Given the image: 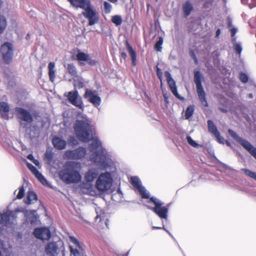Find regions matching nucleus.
I'll return each instance as SVG.
<instances>
[{"label":"nucleus","instance_id":"44","mask_svg":"<svg viewBox=\"0 0 256 256\" xmlns=\"http://www.w3.org/2000/svg\"><path fill=\"white\" fill-rule=\"evenodd\" d=\"M214 136L216 138L218 141L220 143L224 144V138L222 137L220 134V132L218 133V135H214Z\"/></svg>","mask_w":256,"mask_h":256},{"label":"nucleus","instance_id":"15","mask_svg":"<svg viewBox=\"0 0 256 256\" xmlns=\"http://www.w3.org/2000/svg\"><path fill=\"white\" fill-rule=\"evenodd\" d=\"M34 234L36 238L42 240L50 239L51 236L50 230L46 228H36L34 230Z\"/></svg>","mask_w":256,"mask_h":256},{"label":"nucleus","instance_id":"34","mask_svg":"<svg viewBox=\"0 0 256 256\" xmlns=\"http://www.w3.org/2000/svg\"><path fill=\"white\" fill-rule=\"evenodd\" d=\"M163 44V38L162 37L159 38L158 40L154 45V48L158 52H161L162 50V44Z\"/></svg>","mask_w":256,"mask_h":256},{"label":"nucleus","instance_id":"13","mask_svg":"<svg viewBox=\"0 0 256 256\" xmlns=\"http://www.w3.org/2000/svg\"><path fill=\"white\" fill-rule=\"evenodd\" d=\"M15 112L19 119L29 124L33 121L32 116L28 110L21 108H16Z\"/></svg>","mask_w":256,"mask_h":256},{"label":"nucleus","instance_id":"51","mask_svg":"<svg viewBox=\"0 0 256 256\" xmlns=\"http://www.w3.org/2000/svg\"><path fill=\"white\" fill-rule=\"evenodd\" d=\"M122 56L124 58H125L126 56V54L125 52H122Z\"/></svg>","mask_w":256,"mask_h":256},{"label":"nucleus","instance_id":"52","mask_svg":"<svg viewBox=\"0 0 256 256\" xmlns=\"http://www.w3.org/2000/svg\"><path fill=\"white\" fill-rule=\"evenodd\" d=\"M193 54V58H194V61H195V63H196V64H197V62H198V60H197V59H196V56H194V54Z\"/></svg>","mask_w":256,"mask_h":256},{"label":"nucleus","instance_id":"55","mask_svg":"<svg viewBox=\"0 0 256 256\" xmlns=\"http://www.w3.org/2000/svg\"><path fill=\"white\" fill-rule=\"evenodd\" d=\"M161 228H162L161 227H156V226L152 227L153 229H160Z\"/></svg>","mask_w":256,"mask_h":256},{"label":"nucleus","instance_id":"5","mask_svg":"<svg viewBox=\"0 0 256 256\" xmlns=\"http://www.w3.org/2000/svg\"><path fill=\"white\" fill-rule=\"evenodd\" d=\"M228 132L230 136L236 142H239L245 149H246L252 156L256 159V148H254L248 140L240 137L236 132L232 130H228Z\"/></svg>","mask_w":256,"mask_h":256},{"label":"nucleus","instance_id":"54","mask_svg":"<svg viewBox=\"0 0 256 256\" xmlns=\"http://www.w3.org/2000/svg\"><path fill=\"white\" fill-rule=\"evenodd\" d=\"M108 0L113 3L116 2L118 1V0Z\"/></svg>","mask_w":256,"mask_h":256},{"label":"nucleus","instance_id":"38","mask_svg":"<svg viewBox=\"0 0 256 256\" xmlns=\"http://www.w3.org/2000/svg\"><path fill=\"white\" fill-rule=\"evenodd\" d=\"M25 190L23 186H22L19 190L18 194H17V198L18 199L22 198L24 195Z\"/></svg>","mask_w":256,"mask_h":256},{"label":"nucleus","instance_id":"43","mask_svg":"<svg viewBox=\"0 0 256 256\" xmlns=\"http://www.w3.org/2000/svg\"><path fill=\"white\" fill-rule=\"evenodd\" d=\"M68 142L72 145H76L77 144V141L74 136H70L68 139Z\"/></svg>","mask_w":256,"mask_h":256},{"label":"nucleus","instance_id":"57","mask_svg":"<svg viewBox=\"0 0 256 256\" xmlns=\"http://www.w3.org/2000/svg\"><path fill=\"white\" fill-rule=\"evenodd\" d=\"M26 38V39H28L30 38V35L28 34H27Z\"/></svg>","mask_w":256,"mask_h":256},{"label":"nucleus","instance_id":"42","mask_svg":"<svg viewBox=\"0 0 256 256\" xmlns=\"http://www.w3.org/2000/svg\"><path fill=\"white\" fill-rule=\"evenodd\" d=\"M234 49L238 54H240L242 52V48L241 46L238 43H235L234 44Z\"/></svg>","mask_w":256,"mask_h":256},{"label":"nucleus","instance_id":"56","mask_svg":"<svg viewBox=\"0 0 256 256\" xmlns=\"http://www.w3.org/2000/svg\"><path fill=\"white\" fill-rule=\"evenodd\" d=\"M249 97H250V98H252V94H249Z\"/></svg>","mask_w":256,"mask_h":256},{"label":"nucleus","instance_id":"19","mask_svg":"<svg viewBox=\"0 0 256 256\" xmlns=\"http://www.w3.org/2000/svg\"><path fill=\"white\" fill-rule=\"evenodd\" d=\"M76 59L81 64L83 62H87L89 64L93 66L96 64V62L92 60L90 55L84 52H79L76 55Z\"/></svg>","mask_w":256,"mask_h":256},{"label":"nucleus","instance_id":"10","mask_svg":"<svg viewBox=\"0 0 256 256\" xmlns=\"http://www.w3.org/2000/svg\"><path fill=\"white\" fill-rule=\"evenodd\" d=\"M70 239L74 244L70 246L71 256H86L85 252L78 240L74 237H70Z\"/></svg>","mask_w":256,"mask_h":256},{"label":"nucleus","instance_id":"45","mask_svg":"<svg viewBox=\"0 0 256 256\" xmlns=\"http://www.w3.org/2000/svg\"><path fill=\"white\" fill-rule=\"evenodd\" d=\"M45 156L46 158L49 161L51 160L52 158V154L51 152L47 151L45 154Z\"/></svg>","mask_w":256,"mask_h":256},{"label":"nucleus","instance_id":"14","mask_svg":"<svg viewBox=\"0 0 256 256\" xmlns=\"http://www.w3.org/2000/svg\"><path fill=\"white\" fill-rule=\"evenodd\" d=\"M84 97L87 98L89 102L96 106H100V104L101 99L100 97L98 96V93L96 90L86 89L84 94Z\"/></svg>","mask_w":256,"mask_h":256},{"label":"nucleus","instance_id":"12","mask_svg":"<svg viewBox=\"0 0 256 256\" xmlns=\"http://www.w3.org/2000/svg\"><path fill=\"white\" fill-rule=\"evenodd\" d=\"M68 98L72 104L83 110V103L77 90L70 92L68 94Z\"/></svg>","mask_w":256,"mask_h":256},{"label":"nucleus","instance_id":"50","mask_svg":"<svg viewBox=\"0 0 256 256\" xmlns=\"http://www.w3.org/2000/svg\"><path fill=\"white\" fill-rule=\"evenodd\" d=\"M220 33V29L217 30L216 31V36H218Z\"/></svg>","mask_w":256,"mask_h":256},{"label":"nucleus","instance_id":"22","mask_svg":"<svg viewBox=\"0 0 256 256\" xmlns=\"http://www.w3.org/2000/svg\"><path fill=\"white\" fill-rule=\"evenodd\" d=\"M97 216L96 217V220L97 221L99 220V222H104L107 228H108V220L106 218L105 214L102 212V210L98 208L96 210Z\"/></svg>","mask_w":256,"mask_h":256},{"label":"nucleus","instance_id":"46","mask_svg":"<svg viewBox=\"0 0 256 256\" xmlns=\"http://www.w3.org/2000/svg\"><path fill=\"white\" fill-rule=\"evenodd\" d=\"M230 31H231L232 36L233 38L232 40H234L236 42V38H234V37L237 32V30L236 28H232V29H231Z\"/></svg>","mask_w":256,"mask_h":256},{"label":"nucleus","instance_id":"1","mask_svg":"<svg viewBox=\"0 0 256 256\" xmlns=\"http://www.w3.org/2000/svg\"><path fill=\"white\" fill-rule=\"evenodd\" d=\"M78 118L76 121L74 130L78 138L82 142H87L91 140L90 148L92 150H98L91 156V159L100 168H106L110 163L111 160L106 150L102 146L101 142L96 137H92L91 126L86 116Z\"/></svg>","mask_w":256,"mask_h":256},{"label":"nucleus","instance_id":"23","mask_svg":"<svg viewBox=\"0 0 256 256\" xmlns=\"http://www.w3.org/2000/svg\"><path fill=\"white\" fill-rule=\"evenodd\" d=\"M10 110L8 104L5 102H0V113L4 118H8V114Z\"/></svg>","mask_w":256,"mask_h":256},{"label":"nucleus","instance_id":"27","mask_svg":"<svg viewBox=\"0 0 256 256\" xmlns=\"http://www.w3.org/2000/svg\"><path fill=\"white\" fill-rule=\"evenodd\" d=\"M193 7L192 4L190 2H186L183 6V10L186 17L190 15Z\"/></svg>","mask_w":256,"mask_h":256},{"label":"nucleus","instance_id":"26","mask_svg":"<svg viewBox=\"0 0 256 256\" xmlns=\"http://www.w3.org/2000/svg\"><path fill=\"white\" fill-rule=\"evenodd\" d=\"M27 198L28 200L26 202L28 204L34 203L38 200L36 194L32 191H28Z\"/></svg>","mask_w":256,"mask_h":256},{"label":"nucleus","instance_id":"29","mask_svg":"<svg viewBox=\"0 0 256 256\" xmlns=\"http://www.w3.org/2000/svg\"><path fill=\"white\" fill-rule=\"evenodd\" d=\"M208 130L212 133L214 136L218 135V133L219 132L216 126L214 123L211 120H208Z\"/></svg>","mask_w":256,"mask_h":256},{"label":"nucleus","instance_id":"30","mask_svg":"<svg viewBox=\"0 0 256 256\" xmlns=\"http://www.w3.org/2000/svg\"><path fill=\"white\" fill-rule=\"evenodd\" d=\"M7 24L4 16L0 14V34H2L6 28Z\"/></svg>","mask_w":256,"mask_h":256},{"label":"nucleus","instance_id":"16","mask_svg":"<svg viewBox=\"0 0 256 256\" xmlns=\"http://www.w3.org/2000/svg\"><path fill=\"white\" fill-rule=\"evenodd\" d=\"M165 76L166 78L170 90L173 94L178 98L180 100H182L183 98L179 95L177 92V87L176 86V82L172 78L170 74L168 72H166Z\"/></svg>","mask_w":256,"mask_h":256},{"label":"nucleus","instance_id":"3","mask_svg":"<svg viewBox=\"0 0 256 256\" xmlns=\"http://www.w3.org/2000/svg\"><path fill=\"white\" fill-rule=\"evenodd\" d=\"M112 181V178L110 172L102 173L96 180V188L100 192L107 191L110 188Z\"/></svg>","mask_w":256,"mask_h":256},{"label":"nucleus","instance_id":"32","mask_svg":"<svg viewBox=\"0 0 256 256\" xmlns=\"http://www.w3.org/2000/svg\"><path fill=\"white\" fill-rule=\"evenodd\" d=\"M194 112V107L192 106H188L185 112V117L188 120L189 119L193 114Z\"/></svg>","mask_w":256,"mask_h":256},{"label":"nucleus","instance_id":"25","mask_svg":"<svg viewBox=\"0 0 256 256\" xmlns=\"http://www.w3.org/2000/svg\"><path fill=\"white\" fill-rule=\"evenodd\" d=\"M55 64L54 62H50L48 64V74L50 80L54 82L55 79V71H54Z\"/></svg>","mask_w":256,"mask_h":256},{"label":"nucleus","instance_id":"40","mask_svg":"<svg viewBox=\"0 0 256 256\" xmlns=\"http://www.w3.org/2000/svg\"><path fill=\"white\" fill-rule=\"evenodd\" d=\"M104 6L105 12L106 13H109L111 10L112 5L110 3L105 2H104Z\"/></svg>","mask_w":256,"mask_h":256},{"label":"nucleus","instance_id":"17","mask_svg":"<svg viewBox=\"0 0 256 256\" xmlns=\"http://www.w3.org/2000/svg\"><path fill=\"white\" fill-rule=\"evenodd\" d=\"M72 6L76 8H80L86 11L92 4L90 0H68Z\"/></svg>","mask_w":256,"mask_h":256},{"label":"nucleus","instance_id":"21","mask_svg":"<svg viewBox=\"0 0 256 256\" xmlns=\"http://www.w3.org/2000/svg\"><path fill=\"white\" fill-rule=\"evenodd\" d=\"M52 143L54 148L60 150L64 149L66 144V140L58 137H54Z\"/></svg>","mask_w":256,"mask_h":256},{"label":"nucleus","instance_id":"35","mask_svg":"<svg viewBox=\"0 0 256 256\" xmlns=\"http://www.w3.org/2000/svg\"><path fill=\"white\" fill-rule=\"evenodd\" d=\"M0 244L4 252L8 251L9 252V249H11L12 248L11 246L7 242L0 240Z\"/></svg>","mask_w":256,"mask_h":256},{"label":"nucleus","instance_id":"28","mask_svg":"<svg viewBox=\"0 0 256 256\" xmlns=\"http://www.w3.org/2000/svg\"><path fill=\"white\" fill-rule=\"evenodd\" d=\"M127 48L129 54L130 55L132 58V64L134 66H136V52L134 50L132 46H130L128 43H127Z\"/></svg>","mask_w":256,"mask_h":256},{"label":"nucleus","instance_id":"37","mask_svg":"<svg viewBox=\"0 0 256 256\" xmlns=\"http://www.w3.org/2000/svg\"><path fill=\"white\" fill-rule=\"evenodd\" d=\"M186 140L192 146L198 148L200 146V144H198L196 141L194 140L190 136H188L186 137Z\"/></svg>","mask_w":256,"mask_h":256},{"label":"nucleus","instance_id":"53","mask_svg":"<svg viewBox=\"0 0 256 256\" xmlns=\"http://www.w3.org/2000/svg\"><path fill=\"white\" fill-rule=\"evenodd\" d=\"M226 144L228 146H231V144H230V142H228V141H226Z\"/></svg>","mask_w":256,"mask_h":256},{"label":"nucleus","instance_id":"9","mask_svg":"<svg viewBox=\"0 0 256 256\" xmlns=\"http://www.w3.org/2000/svg\"><path fill=\"white\" fill-rule=\"evenodd\" d=\"M86 154V149L80 147L74 150H70L65 152L64 158L69 160H78L84 157Z\"/></svg>","mask_w":256,"mask_h":256},{"label":"nucleus","instance_id":"36","mask_svg":"<svg viewBox=\"0 0 256 256\" xmlns=\"http://www.w3.org/2000/svg\"><path fill=\"white\" fill-rule=\"evenodd\" d=\"M112 21L116 26H119L122 22V19L120 16L116 15L112 17Z\"/></svg>","mask_w":256,"mask_h":256},{"label":"nucleus","instance_id":"47","mask_svg":"<svg viewBox=\"0 0 256 256\" xmlns=\"http://www.w3.org/2000/svg\"><path fill=\"white\" fill-rule=\"evenodd\" d=\"M156 72L158 77L160 78L162 75V72L160 70L158 67H156Z\"/></svg>","mask_w":256,"mask_h":256},{"label":"nucleus","instance_id":"8","mask_svg":"<svg viewBox=\"0 0 256 256\" xmlns=\"http://www.w3.org/2000/svg\"><path fill=\"white\" fill-rule=\"evenodd\" d=\"M1 53L3 60L6 63H9L12 60L14 54L12 45L10 42H5L1 46Z\"/></svg>","mask_w":256,"mask_h":256},{"label":"nucleus","instance_id":"49","mask_svg":"<svg viewBox=\"0 0 256 256\" xmlns=\"http://www.w3.org/2000/svg\"><path fill=\"white\" fill-rule=\"evenodd\" d=\"M32 162L36 166H38L40 165V162L38 160L34 159V160Z\"/></svg>","mask_w":256,"mask_h":256},{"label":"nucleus","instance_id":"33","mask_svg":"<svg viewBox=\"0 0 256 256\" xmlns=\"http://www.w3.org/2000/svg\"><path fill=\"white\" fill-rule=\"evenodd\" d=\"M242 171H243L245 174L251 178H252L256 180V172H252L248 169L242 168L241 170Z\"/></svg>","mask_w":256,"mask_h":256},{"label":"nucleus","instance_id":"18","mask_svg":"<svg viewBox=\"0 0 256 256\" xmlns=\"http://www.w3.org/2000/svg\"><path fill=\"white\" fill-rule=\"evenodd\" d=\"M45 251L47 254L50 256H57L59 252L58 244L56 242H50L45 246Z\"/></svg>","mask_w":256,"mask_h":256},{"label":"nucleus","instance_id":"24","mask_svg":"<svg viewBox=\"0 0 256 256\" xmlns=\"http://www.w3.org/2000/svg\"><path fill=\"white\" fill-rule=\"evenodd\" d=\"M98 172L96 170H91L88 171L85 176V179L88 182H92L96 178Z\"/></svg>","mask_w":256,"mask_h":256},{"label":"nucleus","instance_id":"41","mask_svg":"<svg viewBox=\"0 0 256 256\" xmlns=\"http://www.w3.org/2000/svg\"><path fill=\"white\" fill-rule=\"evenodd\" d=\"M74 86L75 88H81L84 87V84L82 82L81 80H76L75 81L74 84Z\"/></svg>","mask_w":256,"mask_h":256},{"label":"nucleus","instance_id":"39","mask_svg":"<svg viewBox=\"0 0 256 256\" xmlns=\"http://www.w3.org/2000/svg\"><path fill=\"white\" fill-rule=\"evenodd\" d=\"M240 79L243 83L247 82L248 80V76L244 73H241L240 74Z\"/></svg>","mask_w":256,"mask_h":256},{"label":"nucleus","instance_id":"59","mask_svg":"<svg viewBox=\"0 0 256 256\" xmlns=\"http://www.w3.org/2000/svg\"><path fill=\"white\" fill-rule=\"evenodd\" d=\"M1 4H2V0H0V6H1Z\"/></svg>","mask_w":256,"mask_h":256},{"label":"nucleus","instance_id":"2","mask_svg":"<svg viewBox=\"0 0 256 256\" xmlns=\"http://www.w3.org/2000/svg\"><path fill=\"white\" fill-rule=\"evenodd\" d=\"M80 164L74 162H68L64 170L60 172V179L66 184L78 183L81 180L80 174Z\"/></svg>","mask_w":256,"mask_h":256},{"label":"nucleus","instance_id":"48","mask_svg":"<svg viewBox=\"0 0 256 256\" xmlns=\"http://www.w3.org/2000/svg\"><path fill=\"white\" fill-rule=\"evenodd\" d=\"M28 158L32 162L34 160V157L32 154H30L28 156Z\"/></svg>","mask_w":256,"mask_h":256},{"label":"nucleus","instance_id":"6","mask_svg":"<svg viewBox=\"0 0 256 256\" xmlns=\"http://www.w3.org/2000/svg\"><path fill=\"white\" fill-rule=\"evenodd\" d=\"M150 200L155 204V207L152 210L160 218L167 219L168 208L162 206L164 203L154 197L150 198Z\"/></svg>","mask_w":256,"mask_h":256},{"label":"nucleus","instance_id":"20","mask_svg":"<svg viewBox=\"0 0 256 256\" xmlns=\"http://www.w3.org/2000/svg\"><path fill=\"white\" fill-rule=\"evenodd\" d=\"M28 166L35 176L44 185H48V181L37 168L30 164H28Z\"/></svg>","mask_w":256,"mask_h":256},{"label":"nucleus","instance_id":"58","mask_svg":"<svg viewBox=\"0 0 256 256\" xmlns=\"http://www.w3.org/2000/svg\"><path fill=\"white\" fill-rule=\"evenodd\" d=\"M20 125H21L22 126H24H24H24V125H25V124H24L21 123V124H20Z\"/></svg>","mask_w":256,"mask_h":256},{"label":"nucleus","instance_id":"7","mask_svg":"<svg viewBox=\"0 0 256 256\" xmlns=\"http://www.w3.org/2000/svg\"><path fill=\"white\" fill-rule=\"evenodd\" d=\"M82 15L88 20V25L93 26L99 21V14L92 5L86 11L82 12Z\"/></svg>","mask_w":256,"mask_h":256},{"label":"nucleus","instance_id":"4","mask_svg":"<svg viewBox=\"0 0 256 256\" xmlns=\"http://www.w3.org/2000/svg\"><path fill=\"white\" fill-rule=\"evenodd\" d=\"M202 76L200 72L198 70H194V82L196 84V91L199 99L203 106H207L208 102L206 99V94L202 85Z\"/></svg>","mask_w":256,"mask_h":256},{"label":"nucleus","instance_id":"31","mask_svg":"<svg viewBox=\"0 0 256 256\" xmlns=\"http://www.w3.org/2000/svg\"><path fill=\"white\" fill-rule=\"evenodd\" d=\"M67 70L68 73L72 76H76L77 74V71L75 66L73 64H68L67 65Z\"/></svg>","mask_w":256,"mask_h":256},{"label":"nucleus","instance_id":"11","mask_svg":"<svg viewBox=\"0 0 256 256\" xmlns=\"http://www.w3.org/2000/svg\"><path fill=\"white\" fill-rule=\"evenodd\" d=\"M130 182L133 186L138 191L142 198H150V193L146 190L144 187L142 186L141 182L138 178L136 176L132 177Z\"/></svg>","mask_w":256,"mask_h":256}]
</instances>
